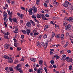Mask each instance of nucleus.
Listing matches in <instances>:
<instances>
[{
    "label": "nucleus",
    "instance_id": "nucleus-20",
    "mask_svg": "<svg viewBox=\"0 0 73 73\" xmlns=\"http://www.w3.org/2000/svg\"><path fill=\"white\" fill-rule=\"evenodd\" d=\"M21 19H24V15L23 14H21L19 17Z\"/></svg>",
    "mask_w": 73,
    "mask_h": 73
},
{
    "label": "nucleus",
    "instance_id": "nucleus-29",
    "mask_svg": "<svg viewBox=\"0 0 73 73\" xmlns=\"http://www.w3.org/2000/svg\"><path fill=\"white\" fill-rule=\"evenodd\" d=\"M19 62L18 60H15L14 61V63L15 64H17Z\"/></svg>",
    "mask_w": 73,
    "mask_h": 73
},
{
    "label": "nucleus",
    "instance_id": "nucleus-10",
    "mask_svg": "<svg viewBox=\"0 0 73 73\" xmlns=\"http://www.w3.org/2000/svg\"><path fill=\"white\" fill-rule=\"evenodd\" d=\"M42 62L43 61L42 60H40L39 61V64L40 65V66H42Z\"/></svg>",
    "mask_w": 73,
    "mask_h": 73
},
{
    "label": "nucleus",
    "instance_id": "nucleus-36",
    "mask_svg": "<svg viewBox=\"0 0 73 73\" xmlns=\"http://www.w3.org/2000/svg\"><path fill=\"white\" fill-rule=\"evenodd\" d=\"M58 5V3L56 2L55 4H54V6L57 7Z\"/></svg>",
    "mask_w": 73,
    "mask_h": 73
},
{
    "label": "nucleus",
    "instance_id": "nucleus-28",
    "mask_svg": "<svg viewBox=\"0 0 73 73\" xmlns=\"http://www.w3.org/2000/svg\"><path fill=\"white\" fill-rule=\"evenodd\" d=\"M30 60L31 61H33L34 62H35L36 61V59L35 58H31L30 59Z\"/></svg>",
    "mask_w": 73,
    "mask_h": 73
},
{
    "label": "nucleus",
    "instance_id": "nucleus-32",
    "mask_svg": "<svg viewBox=\"0 0 73 73\" xmlns=\"http://www.w3.org/2000/svg\"><path fill=\"white\" fill-rule=\"evenodd\" d=\"M4 37L5 38H7V39H9V38H8V35H5L4 36Z\"/></svg>",
    "mask_w": 73,
    "mask_h": 73
},
{
    "label": "nucleus",
    "instance_id": "nucleus-5",
    "mask_svg": "<svg viewBox=\"0 0 73 73\" xmlns=\"http://www.w3.org/2000/svg\"><path fill=\"white\" fill-rule=\"evenodd\" d=\"M33 10V9L31 8L29 9L28 12H29V15H33V12H32V11Z\"/></svg>",
    "mask_w": 73,
    "mask_h": 73
},
{
    "label": "nucleus",
    "instance_id": "nucleus-61",
    "mask_svg": "<svg viewBox=\"0 0 73 73\" xmlns=\"http://www.w3.org/2000/svg\"><path fill=\"white\" fill-rule=\"evenodd\" d=\"M67 52L69 53H72V51L70 50H68Z\"/></svg>",
    "mask_w": 73,
    "mask_h": 73
},
{
    "label": "nucleus",
    "instance_id": "nucleus-50",
    "mask_svg": "<svg viewBox=\"0 0 73 73\" xmlns=\"http://www.w3.org/2000/svg\"><path fill=\"white\" fill-rule=\"evenodd\" d=\"M21 48L20 47L17 48V50H18V51H20V50H21Z\"/></svg>",
    "mask_w": 73,
    "mask_h": 73
},
{
    "label": "nucleus",
    "instance_id": "nucleus-42",
    "mask_svg": "<svg viewBox=\"0 0 73 73\" xmlns=\"http://www.w3.org/2000/svg\"><path fill=\"white\" fill-rule=\"evenodd\" d=\"M4 25L5 26V27H7V23H6V22H4Z\"/></svg>",
    "mask_w": 73,
    "mask_h": 73
},
{
    "label": "nucleus",
    "instance_id": "nucleus-26",
    "mask_svg": "<svg viewBox=\"0 0 73 73\" xmlns=\"http://www.w3.org/2000/svg\"><path fill=\"white\" fill-rule=\"evenodd\" d=\"M73 66L72 65H71L69 67V69L70 70H71L72 69V67Z\"/></svg>",
    "mask_w": 73,
    "mask_h": 73
},
{
    "label": "nucleus",
    "instance_id": "nucleus-55",
    "mask_svg": "<svg viewBox=\"0 0 73 73\" xmlns=\"http://www.w3.org/2000/svg\"><path fill=\"white\" fill-rule=\"evenodd\" d=\"M20 24H23V20H21L20 21Z\"/></svg>",
    "mask_w": 73,
    "mask_h": 73
},
{
    "label": "nucleus",
    "instance_id": "nucleus-63",
    "mask_svg": "<svg viewBox=\"0 0 73 73\" xmlns=\"http://www.w3.org/2000/svg\"><path fill=\"white\" fill-rule=\"evenodd\" d=\"M25 66L27 68H28V67H29V65L28 64H26Z\"/></svg>",
    "mask_w": 73,
    "mask_h": 73
},
{
    "label": "nucleus",
    "instance_id": "nucleus-59",
    "mask_svg": "<svg viewBox=\"0 0 73 73\" xmlns=\"http://www.w3.org/2000/svg\"><path fill=\"white\" fill-rule=\"evenodd\" d=\"M53 67L54 68H57V66H56V65L54 64L53 65Z\"/></svg>",
    "mask_w": 73,
    "mask_h": 73
},
{
    "label": "nucleus",
    "instance_id": "nucleus-8",
    "mask_svg": "<svg viewBox=\"0 0 73 73\" xmlns=\"http://www.w3.org/2000/svg\"><path fill=\"white\" fill-rule=\"evenodd\" d=\"M33 10L34 13H36L37 12V8L36 7H34Z\"/></svg>",
    "mask_w": 73,
    "mask_h": 73
},
{
    "label": "nucleus",
    "instance_id": "nucleus-1",
    "mask_svg": "<svg viewBox=\"0 0 73 73\" xmlns=\"http://www.w3.org/2000/svg\"><path fill=\"white\" fill-rule=\"evenodd\" d=\"M71 28V26L70 24H68V25L66 26L65 27V30H69Z\"/></svg>",
    "mask_w": 73,
    "mask_h": 73
},
{
    "label": "nucleus",
    "instance_id": "nucleus-30",
    "mask_svg": "<svg viewBox=\"0 0 73 73\" xmlns=\"http://www.w3.org/2000/svg\"><path fill=\"white\" fill-rule=\"evenodd\" d=\"M32 17L34 19H36V16L35 15H33L32 16Z\"/></svg>",
    "mask_w": 73,
    "mask_h": 73
},
{
    "label": "nucleus",
    "instance_id": "nucleus-4",
    "mask_svg": "<svg viewBox=\"0 0 73 73\" xmlns=\"http://www.w3.org/2000/svg\"><path fill=\"white\" fill-rule=\"evenodd\" d=\"M36 32H37V31L36 29H34L33 30V33H34V37H36V35H38L39 33H37Z\"/></svg>",
    "mask_w": 73,
    "mask_h": 73
},
{
    "label": "nucleus",
    "instance_id": "nucleus-13",
    "mask_svg": "<svg viewBox=\"0 0 73 73\" xmlns=\"http://www.w3.org/2000/svg\"><path fill=\"white\" fill-rule=\"evenodd\" d=\"M26 25L27 26V27H31V23H30V22H28L27 23Z\"/></svg>",
    "mask_w": 73,
    "mask_h": 73
},
{
    "label": "nucleus",
    "instance_id": "nucleus-25",
    "mask_svg": "<svg viewBox=\"0 0 73 73\" xmlns=\"http://www.w3.org/2000/svg\"><path fill=\"white\" fill-rule=\"evenodd\" d=\"M23 33V34H27V31L25 30H22L21 31Z\"/></svg>",
    "mask_w": 73,
    "mask_h": 73
},
{
    "label": "nucleus",
    "instance_id": "nucleus-21",
    "mask_svg": "<svg viewBox=\"0 0 73 73\" xmlns=\"http://www.w3.org/2000/svg\"><path fill=\"white\" fill-rule=\"evenodd\" d=\"M63 24L64 25H66L67 24V22H66V21H64L63 22Z\"/></svg>",
    "mask_w": 73,
    "mask_h": 73
},
{
    "label": "nucleus",
    "instance_id": "nucleus-39",
    "mask_svg": "<svg viewBox=\"0 0 73 73\" xmlns=\"http://www.w3.org/2000/svg\"><path fill=\"white\" fill-rule=\"evenodd\" d=\"M50 62L51 64H53L54 63V60H51Z\"/></svg>",
    "mask_w": 73,
    "mask_h": 73
},
{
    "label": "nucleus",
    "instance_id": "nucleus-18",
    "mask_svg": "<svg viewBox=\"0 0 73 73\" xmlns=\"http://www.w3.org/2000/svg\"><path fill=\"white\" fill-rule=\"evenodd\" d=\"M49 28V26L48 25H46L44 27V30H45V31H46V29H48V28Z\"/></svg>",
    "mask_w": 73,
    "mask_h": 73
},
{
    "label": "nucleus",
    "instance_id": "nucleus-48",
    "mask_svg": "<svg viewBox=\"0 0 73 73\" xmlns=\"http://www.w3.org/2000/svg\"><path fill=\"white\" fill-rule=\"evenodd\" d=\"M49 0H46L45 1V3H49Z\"/></svg>",
    "mask_w": 73,
    "mask_h": 73
},
{
    "label": "nucleus",
    "instance_id": "nucleus-43",
    "mask_svg": "<svg viewBox=\"0 0 73 73\" xmlns=\"http://www.w3.org/2000/svg\"><path fill=\"white\" fill-rule=\"evenodd\" d=\"M5 36H8V35H9V33L8 32L6 33H5Z\"/></svg>",
    "mask_w": 73,
    "mask_h": 73
},
{
    "label": "nucleus",
    "instance_id": "nucleus-49",
    "mask_svg": "<svg viewBox=\"0 0 73 73\" xmlns=\"http://www.w3.org/2000/svg\"><path fill=\"white\" fill-rule=\"evenodd\" d=\"M40 44H41V45H42V46H44V42H40Z\"/></svg>",
    "mask_w": 73,
    "mask_h": 73
},
{
    "label": "nucleus",
    "instance_id": "nucleus-6",
    "mask_svg": "<svg viewBox=\"0 0 73 73\" xmlns=\"http://www.w3.org/2000/svg\"><path fill=\"white\" fill-rule=\"evenodd\" d=\"M19 30V29L17 27H15V30H13V32L15 33H17L18 32H17V31Z\"/></svg>",
    "mask_w": 73,
    "mask_h": 73
},
{
    "label": "nucleus",
    "instance_id": "nucleus-40",
    "mask_svg": "<svg viewBox=\"0 0 73 73\" xmlns=\"http://www.w3.org/2000/svg\"><path fill=\"white\" fill-rule=\"evenodd\" d=\"M56 55H55L54 56L52 57V60H54V58H56Z\"/></svg>",
    "mask_w": 73,
    "mask_h": 73
},
{
    "label": "nucleus",
    "instance_id": "nucleus-22",
    "mask_svg": "<svg viewBox=\"0 0 73 73\" xmlns=\"http://www.w3.org/2000/svg\"><path fill=\"white\" fill-rule=\"evenodd\" d=\"M9 69L12 72H13V69L12 67H9Z\"/></svg>",
    "mask_w": 73,
    "mask_h": 73
},
{
    "label": "nucleus",
    "instance_id": "nucleus-47",
    "mask_svg": "<svg viewBox=\"0 0 73 73\" xmlns=\"http://www.w3.org/2000/svg\"><path fill=\"white\" fill-rule=\"evenodd\" d=\"M47 37V35H44L43 36V38H46Z\"/></svg>",
    "mask_w": 73,
    "mask_h": 73
},
{
    "label": "nucleus",
    "instance_id": "nucleus-45",
    "mask_svg": "<svg viewBox=\"0 0 73 73\" xmlns=\"http://www.w3.org/2000/svg\"><path fill=\"white\" fill-rule=\"evenodd\" d=\"M41 71H40V69H38L37 70V73H41Z\"/></svg>",
    "mask_w": 73,
    "mask_h": 73
},
{
    "label": "nucleus",
    "instance_id": "nucleus-17",
    "mask_svg": "<svg viewBox=\"0 0 73 73\" xmlns=\"http://www.w3.org/2000/svg\"><path fill=\"white\" fill-rule=\"evenodd\" d=\"M5 48L7 49H9V45L7 44H5Z\"/></svg>",
    "mask_w": 73,
    "mask_h": 73
},
{
    "label": "nucleus",
    "instance_id": "nucleus-57",
    "mask_svg": "<svg viewBox=\"0 0 73 73\" xmlns=\"http://www.w3.org/2000/svg\"><path fill=\"white\" fill-rule=\"evenodd\" d=\"M34 20H35V22H37V23H39L38 21L36 19H34Z\"/></svg>",
    "mask_w": 73,
    "mask_h": 73
},
{
    "label": "nucleus",
    "instance_id": "nucleus-2",
    "mask_svg": "<svg viewBox=\"0 0 73 73\" xmlns=\"http://www.w3.org/2000/svg\"><path fill=\"white\" fill-rule=\"evenodd\" d=\"M67 62H72L73 61V59L72 58H69V57H66V58Z\"/></svg>",
    "mask_w": 73,
    "mask_h": 73
},
{
    "label": "nucleus",
    "instance_id": "nucleus-46",
    "mask_svg": "<svg viewBox=\"0 0 73 73\" xmlns=\"http://www.w3.org/2000/svg\"><path fill=\"white\" fill-rule=\"evenodd\" d=\"M13 14L12 13V12H11L10 13V14H9V16L10 17H11L12 15Z\"/></svg>",
    "mask_w": 73,
    "mask_h": 73
},
{
    "label": "nucleus",
    "instance_id": "nucleus-11",
    "mask_svg": "<svg viewBox=\"0 0 73 73\" xmlns=\"http://www.w3.org/2000/svg\"><path fill=\"white\" fill-rule=\"evenodd\" d=\"M59 38H61V40H64V35L63 34H62L61 35V37L59 36Z\"/></svg>",
    "mask_w": 73,
    "mask_h": 73
},
{
    "label": "nucleus",
    "instance_id": "nucleus-56",
    "mask_svg": "<svg viewBox=\"0 0 73 73\" xmlns=\"http://www.w3.org/2000/svg\"><path fill=\"white\" fill-rule=\"evenodd\" d=\"M30 35L31 36H33L34 34H33V33H30Z\"/></svg>",
    "mask_w": 73,
    "mask_h": 73
},
{
    "label": "nucleus",
    "instance_id": "nucleus-34",
    "mask_svg": "<svg viewBox=\"0 0 73 73\" xmlns=\"http://www.w3.org/2000/svg\"><path fill=\"white\" fill-rule=\"evenodd\" d=\"M54 36H55V34L54 33V32H53L52 33V37H54Z\"/></svg>",
    "mask_w": 73,
    "mask_h": 73
},
{
    "label": "nucleus",
    "instance_id": "nucleus-12",
    "mask_svg": "<svg viewBox=\"0 0 73 73\" xmlns=\"http://www.w3.org/2000/svg\"><path fill=\"white\" fill-rule=\"evenodd\" d=\"M68 21H72V22L73 21V17H70L69 19H68Z\"/></svg>",
    "mask_w": 73,
    "mask_h": 73
},
{
    "label": "nucleus",
    "instance_id": "nucleus-53",
    "mask_svg": "<svg viewBox=\"0 0 73 73\" xmlns=\"http://www.w3.org/2000/svg\"><path fill=\"white\" fill-rule=\"evenodd\" d=\"M66 58V55H63L62 58L63 59Z\"/></svg>",
    "mask_w": 73,
    "mask_h": 73
},
{
    "label": "nucleus",
    "instance_id": "nucleus-37",
    "mask_svg": "<svg viewBox=\"0 0 73 73\" xmlns=\"http://www.w3.org/2000/svg\"><path fill=\"white\" fill-rule=\"evenodd\" d=\"M59 36L60 35H59L57 34L56 36V38H59Z\"/></svg>",
    "mask_w": 73,
    "mask_h": 73
},
{
    "label": "nucleus",
    "instance_id": "nucleus-15",
    "mask_svg": "<svg viewBox=\"0 0 73 73\" xmlns=\"http://www.w3.org/2000/svg\"><path fill=\"white\" fill-rule=\"evenodd\" d=\"M21 65H20L19 64H18L17 65V66H16V69H17V70H18L19 68V67H21Z\"/></svg>",
    "mask_w": 73,
    "mask_h": 73
},
{
    "label": "nucleus",
    "instance_id": "nucleus-44",
    "mask_svg": "<svg viewBox=\"0 0 73 73\" xmlns=\"http://www.w3.org/2000/svg\"><path fill=\"white\" fill-rule=\"evenodd\" d=\"M47 46H48L47 45H44V49H46V48L47 47Z\"/></svg>",
    "mask_w": 73,
    "mask_h": 73
},
{
    "label": "nucleus",
    "instance_id": "nucleus-14",
    "mask_svg": "<svg viewBox=\"0 0 73 73\" xmlns=\"http://www.w3.org/2000/svg\"><path fill=\"white\" fill-rule=\"evenodd\" d=\"M26 33H27V35H29V33H30L31 32V31L29 30V29H27L26 30Z\"/></svg>",
    "mask_w": 73,
    "mask_h": 73
},
{
    "label": "nucleus",
    "instance_id": "nucleus-58",
    "mask_svg": "<svg viewBox=\"0 0 73 73\" xmlns=\"http://www.w3.org/2000/svg\"><path fill=\"white\" fill-rule=\"evenodd\" d=\"M56 60H57L59 58V56H58L56 55Z\"/></svg>",
    "mask_w": 73,
    "mask_h": 73
},
{
    "label": "nucleus",
    "instance_id": "nucleus-35",
    "mask_svg": "<svg viewBox=\"0 0 73 73\" xmlns=\"http://www.w3.org/2000/svg\"><path fill=\"white\" fill-rule=\"evenodd\" d=\"M62 5L64 7H68V5L67 4H63Z\"/></svg>",
    "mask_w": 73,
    "mask_h": 73
},
{
    "label": "nucleus",
    "instance_id": "nucleus-38",
    "mask_svg": "<svg viewBox=\"0 0 73 73\" xmlns=\"http://www.w3.org/2000/svg\"><path fill=\"white\" fill-rule=\"evenodd\" d=\"M48 42L49 41H48V40H46L45 42V43L46 45H48Z\"/></svg>",
    "mask_w": 73,
    "mask_h": 73
},
{
    "label": "nucleus",
    "instance_id": "nucleus-64",
    "mask_svg": "<svg viewBox=\"0 0 73 73\" xmlns=\"http://www.w3.org/2000/svg\"><path fill=\"white\" fill-rule=\"evenodd\" d=\"M38 38L40 39H41V36L40 35H39Z\"/></svg>",
    "mask_w": 73,
    "mask_h": 73
},
{
    "label": "nucleus",
    "instance_id": "nucleus-3",
    "mask_svg": "<svg viewBox=\"0 0 73 73\" xmlns=\"http://www.w3.org/2000/svg\"><path fill=\"white\" fill-rule=\"evenodd\" d=\"M8 62H9V63H12V62H13V60H12V57H10L8 59Z\"/></svg>",
    "mask_w": 73,
    "mask_h": 73
},
{
    "label": "nucleus",
    "instance_id": "nucleus-62",
    "mask_svg": "<svg viewBox=\"0 0 73 73\" xmlns=\"http://www.w3.org/2000/svg\"><path fill=\"white\" fill-rule=\"evenodd\" d=\"M17 15H18V16L19 17H20V15H21V14H20V13H17Z\"/></svg>",
    "mask_w": 73,
    "mask_h": 73
},
{
    "label": "nucleus",
    "instance_id": "nucleus-33",
    "mask_svg": "<svg viewBox=\"0 0 73 73\" xmlns=\"http://www.w3.org/2000/svg\"><path fill=\"white\" fill-rule=\"evenodd\" d=\"M24 58L25 57L24 56H22V58L21 59V60L22 61H24Z\"/></svg>",
    "mask_w": 73,
    "mask_h": 73
},
{
    "label": "nucleus",
    "instance_id": "nucleus-19",
    "mask_svg": "<svg viewBox=\"0 0 73 73\" xmlns=\"http://www.w3.org/2000/svg\"><path fill=\"white\" fill-rule=\"evenodd\" d=\"M18 70L19 72L21 73H23V69L21 68H19L18 70Z\"/></svg>",
    "mask_w": 73,
    "mask_h": 73
},
{
    "label": "nucleus",
    "instance_id": "nucleus-54",
    "mask_svg": "<svg viewBox=\"0 0 73 73\" xmlns=\"http://www.w3.org/2000/svg\"><path fill=\"white\" fill-rule=\"evenodd\" d=\"M7 12H8V14L9 15H10V11L9 10H7Z\"/></svg>",
    "mask_w": 73,
    "mask_h": 73
},
{
    "label": "nucleus",
    "instance_id": "nucleus-9",
    "mask_svg": "<svg viewBox=\"0 0 73 73\" xmlns=\"http://www.w3.org/2000/svg\"><path fill=\"white\" fill-rule=\"evenodd\" d=\"M3 16H5V17H7V16H8V14H7V12L4 11L3 12Z\"/></svg>",
    "mask_w": 73,
    "mask_h": 73
},
{
    "label": "nucleus",
    "instance_id": "nucleus-60",
    "mask_svg": "<svg viewBox=\"0 0 73 73\" xmlns=\"http://www.w3.org/2000/svg\"><path fill=\"white\" fill-rule=\"evenodd\" d=\"M64 52V50H62L60 52V54H62V53H63Z\"/></svg>",
    "mask_w": 73,
    "mask_h": 73
},
{
    "label": "nucleus",
    "instance_id": "nucleus-23",
    "mask_svg": "<svg viewBox=\"0 0 73 73\" xmlns=\"http://www.w3.org/2000/svg\"><path fill=\"white\" fill-rule=\"evenodd\" d=\"M4 21H5V22H7V21H8V18H7V17H5L4 18Z\"/></svg>",
    "mask_w": 73,
    "mask_h": 73
},
{
    "label": "nucleus",
    "instance_id": "nucleus-27",
    "mask_svg": "<svg viewBox=\"0 0 73 73\" xmlns=\"http://www.w3.org/2000/svg\"><path fill=\"white\" fill-rule=\"evenodd\" d=\"M36 17H37V18H38V19H41V16L40 15H37Z\"/></svg>",
    "mask_w": 73,
    "mask_h": 73
},
{
    "label": "nucleus",
    "instance_id": "nucleus-31",
    "mask_svg": "<svg viewBox=\"0 0 73 73\" xmlns=\"http://www.w3.org/2000/svg\"><path fill=\"white\" fill-rule=\"evenodd\" d=\"M13 21L14 22H15V23H17V19L15 18H14L13 19Z\"/></svg>",
    "mask_w": 73,
    "mask_h": 73
},
{
    "label": "nucleus",
    "instance_id": "nucleus-24",
    "mask_svg": "<svg viewBox=\"0 0 73 73\" xmlns=\"http://www.w3.org/2000/svg\"><path fill=\"white\" fill-rule=\"evenodd\" d=\"M40 0H36V3L37 5H39V3H40Z\"/></svg>",
    "mask_w": 73,
    "mask_h": 73
},
{
    "label": "nucleus",
    "instance_id": "nucleus-51",
    "mask_svg": "<svg viewBox=\"0 0 73 73\" xmlns=\"http://www.w3.org/2000/svg\"><path fill=\"white\" fill-rule=\"evenodd\" d=\"M21 8L23 10H25V8H24V7H21Z\"/></svg>",
    "mask_w": 73,
    "mask_h": 73
},
{
    "label": "nucleus",
    "instance_id": "nucleus-41",
    "mask_svg": "<svg viewBox=\"0 0 73 73\" xmlns=\"http://www.w3.org/2000/svg\"><path fill=\"white\" fill-rule=\"evenodd\" d=\"M44 70L46 72V73H48V72L47 71V69H46V67L44 68Z\"/></svg>",
    "mask_w": 73,
    "mask_h": 73
},
{
    "label": "nucleus",
    "instance_id": "nucleus-7",
    "mask_svg": "<svg viewBox=\"0 0 73 73\" xmlns=\"http://www.w3.org/2000/svg\"><path fill=\"white\" fill-rule=\"evenodd\" d=\"M41 16L42 17V19L43 20H48V19H46V18L45 17V15H44L43 14H42L41 15Z\"/></svg>",
    "mask_w": 73,
    "mask_h": 73
},
{
    "label": "nucleus",
    "instance_id": "nucleus-52",
    "mask_svg": "<svg viewBox=\"0 0 73 73\" xmlns=\"http://www.w3.org/2000/svg\"><path fill=\"white\" fill-rule=\"evenodd\" d=\"M44 5L46 7H48V6L47 5V4L46 3H44Z\"/></svg>",
    "mask_w": 73,
    "mask_h": 73
},
{
    "label": "nucleus",
    "instance_id": "nucleus-16",
    "mask_svg": "<svg viewBox=\"0 0 73 73\" xmlns=\"http://www.w3.org/2000/svg\"><path fill=\"white\" fill-rule=\"evenodd\" d=\"M3 57L6 60H7V59H8L9 58V56L7 55H4L3 56Z\"/></svg>",
    "mask_w": 73,
    "mask_h": 73
}]
</instances>
